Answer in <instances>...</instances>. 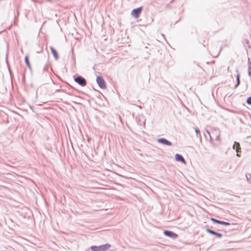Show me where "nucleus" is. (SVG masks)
Returning a JSON list of instances; mask_svg holds the SVG:
<instances>
[{
  "label": "nucleus",
  "mask_w": 251,
  "mask_h": 251,
  "mask_svg": "<svg viewBox=\"0 0 251 251\" xmlns=\"http://www.w3.org/2000/svg\"><path fill=\"white\" fill-rule=\"evenodd\" d=\"M111 247V245L106 243L99 246H91L90 249L92 251H106Z\"/></svg>",
  "instance_id": "f257e3e1"
},
{
  "label": "nucleus",
  "mask_w": 251,
  "mask_h": 251,
  "mask_svg": "<svg viewBox=\"0 0 251 251\" xmlns=\"http://www.w3.org/2000/svg\"><path fill=\"white\" fill-rule=\"evenodd\" d=\"M74 81L82 87L85 86L87 84L86 80L81 75H78L75 77Z\"/></svg>",
  "instance_id": "f03ea898"
},
{
  "label": "nucleus",
  "mask_w": 251,
  "mask_h": 251,
  "mask_svg": "<svg viewBox=\"0 0 251 251\" xmlns=\"http://www.w3.org/2000/svg\"><path fill=\"white\" fill-rule=\"evenodd\" d=\"M96 81L98 86L101 89H105L106 88L105 81L102 76H98L96 78Z\"/></svg>",
  "instance_id": "7ed1b4c3"
},
{
  "label": "nucleus",
  "mask_w": 251,
  "mask_h": 251,
  "mask_svg": "<svg viewBox=\"0 0 251 251\" xmlns=\"http://www.w3.org/2000/svg\"><path fill=\"white\" fill-rule=\"evenodd\" d=\"M143 8L142 6L134 8L131 12V15L135 18H138L141 14Z\"/></svg>",
  "instance_id": "20e7f679"
},
{
  "label": "nucleus",
  "mask_w": 251,
  "mask_h": 251,
  "mask_svg": "<svg viewBox=\"0 0 251 251\" xmlns=\"http://www.w3.org/2000/svg\"><path fill=\"white\" fill-rule=\"evenodd\" d=\"M163 234L165 236L169 237L173 239H176L178 236L176 233L172 231L168 230H164Z\"/></svg>",
  "instance_id": "39448f33"
},
{
  "label": "nucleus",
  "mask_w": 251,
  "mask_h": 251,
  "mask_svg": "<svg viewBox=\"0 0 251 251\" xmlns=\"http://www.w3.org/2000/svg\"><path fill=\"white\" fill-rule=\"evenodd\" d=\"M157 141L158 143L164 144L166 146H171L172 145V143L171 142L164 138H159L157 140Z\"/></svg>",
  "instance_id": "423d86ee"
},
{
  "label": "nucleus",
  "mask_w": 251,
  "mask_h": 251,
  "mask_svg": "<svg viewBox=\"0 0 251 251\" xmlns=\"http://www.w3.org/2000/svg\"><path fill=\"white\" fill-rule=\"evenodd\" d=\"M206 231L209 234H211L212 235L216 236L218 238H221L223 236V235L222 233L217 232H216L214 230H212L209 228H206Z\"/></svg>",
  "instance_id": "0eeeda50"
},
{
  "label": "nucleus",
  "mask_w": 251,
  "mask_h": 251,
  "mask_svg": "<svg viewBox=\"0 0 251 251\" xmlns=\"http://www.w3.org/2000/svg\"><path fill=\"white\" fill-rule=\"evenodd\" d=\"M211 220L214 223H216L220 225H223L226 226H228L230 225V223L222 221L216 219L211 218Z\"/></svg>",
  "instance_id": "6e6552de"
},
{
  "label": "nucleus",
  "mask_w": 251,
  "mask_h": 251,
  "mask_svg": "<svg viewBox=\"0 0 251 251\" xmlns=\"http://www.w3.org/2000/svg\"><path fill=\"white\" fill-rule=\"evenodd\" d=\"M50 49L55 60H57L59 58V55L57 50L52 46H50Z\"/></svg>",
  "instance_id": "1a4fd4ad"
},
{
  "label": "nucleus",
  "mask_w": 251,
  "mask_h": 251,
  "mask_svg": "<svg viewBox=\"0 0 251 251\" xmlns=\"http://www.w3.org/2000/svg\"><path fill=\"white\" fill-rule=\"evenodd\" d=\"M175 159L177 161H180L183 164H186V162L183 157V156L180 154L176 153L175 155Z\"/></svg>",
  "instance_id": "9d476101"
},
{
  "label": "nucleus",
  "mask_w": 251,
  "mask_h": 251,
  "mask_svg": "<svg viewBox=\"0 0 251 251\" xmlns=\"http://www.w3.org/2000/svg\"><path fill=\"white\" fill-rule=\"evenodd\" d=\"M233 149L235 150L237 152L236 154V156L238 157H240V155L238 153L239 151V150H240V144L238 142H235L233 146Z\"/></svg>",
  "instance_id": "9b49d317"
},
{
  "label": "nucleus",
  "mask_w": 251,
  "mask_h": 251,
  "mask_svg": "<svg viewBox=\"0 0 251 251\" xmlns=\"http://www.w3.org/2000/svg\"><path fill=\"white\" fill-rule=\"evenodd\" d=\"M242 43H243V45H244V46L245 47V48H246L247 46L249 48H251V45L250 41L248 39H244L243 41H242Z\"/></svg>",
  "instance_id": "f8f14e48"
},
{
  "label": "nucleus",
  "mask_w": 251,
  "mask_h": 251,
  "mask_svg": "<svg viewBox=\"0 0 251 251\" xmlns=\"http://www.w3.org/2000/svg\"><path fill=\"white\" fill-rule=\"evenodd\" d=\"M240 83V74L238 73L236 75V84L235 85V88H236L239 85Z\"/></svg>",
  "instance_id": "ddd939ff"
},
{
  "label": "nucleus",
  "mask_w": 251,
  "mask_h": 251,
  "mask_svg": "<svg viewBox=\"0 0 251 251\" xmlns=\"http://www.w3.org/2000/svg\"><path fill=\"white\" fill-rule=\"evenodd\" d=\"M246 178L247 181L251 183V175L250 174H246Z\"/></svg>",
  "instance_id": "4468645a"
},
{
  "label": "nucleus",
  "mask_w": 251,
  "mask_h": 251,
  "mask_svg": "<svg viewBox=\"0 0 251 251\" xmlns=\"http://www.w3.org/2000/svg\"><path fill=\"white\" fill-rule=\"evenodd\" d=\"M19 15V9L18 8H17V15H15V19H14V23H15L18 20L17 19V17H18Z\"/></svg>",
  "instance_id": "2eb2a0df"
},
{
  "label": "nucleus",
  "mask_w": 251,
  "mask_h": 251,
  "mask_svg": "<svg viewBox=\"0 0 251 251\" xmlns=\"http://www.w3.org/2000/svg\"><path fill=\"white\" fill-rule=\"evenodd\" d=\"M195 130L197 137H199V136L201 135L200 130H199V129L198 128H196L195 129Z\"/></svg>",
  "instance_id": "dca6fc26"
},
{
  "label": "nucleus",
  "mask_w": 251,
  "mask_h": 251,
  "mask_svg": "<svg viewBox=\"0 0 251 251\" xmlns=\"http://www.w3.org/2000/svg\"><path fill=\"white\" fill-rule=\"evenodd\" d=\"M71 60L70 61L71 63H75V60L74 57L73 53L72 52L71 54Z\"/></svg>",
  "instance_id": "f3484780"
},
{
  "label": "nucleus",
  "mask_w": 251,
  "mask_h": 251,
  "mask_svg": "<svg viewBox=\"0 0 251 251\" xmlns=\"http://www.w3.org/2000/svg\"><path fill=\"white\" fill-rule=\"evenodd\" d=\"M246 102L248 104L251 105V96L248 98V99L246 100Z\"/></svg>",
  "instance_id": "a211bd4d"
},
{
  "label": "nucleus",
  "mask_w": 251,
  "mask_h": 251,
  "mask_svg": "<svg viewBox=\"0 0 251 251\" xmlns=\"http://www.w3.org/2000/svg\"><path fill=\"white\" fill-rule=\"evenodd\" d=\"M25 63H30L28 55H26L25 57Z\"/></svg>",
  "instance_id": "6ab92c4d"
},
{
  "label": "nucleus",
  "mask_w": 251,
  "mask_h": 251,
  "mask_svg": "<svg viewBox=\"0 0 251 251\" xmlns=\"http://www.w3.org/2000/svg\"><path fill=\"white\" fill-rule=\"evenodd\" d=\"M248 75L249 76H251V66H249L248 68Z\"/></svg>",
  "instance_id": "aec40b11"
},
{
  "label": "nucleus",
  "mask_w": 251,
  "mask_h": 251,
  "mask_svg": "<svg viewBox=\"0 0 251 251\" xmlns=\"http://www.w3.org/2000/svg\"><path fill=\"white\" fill-rule=\"evenodd\" d=\"M99 64H95L94 66L93 67V68L94 70H96V69H97V67L98 66V65Z\"/></svg>",
  "instance_id": "412c9836"
},
{
  "label": "nucleus",
  "mask_w": 251,
  "mask_h": 251,
  "mask_svg": "<svg viewBox=\"0 0 251 251\" xmlns=\"http://www.w3.org/2000/svg\"><path fill=\"white\" fill-rule=\"evenodd\" d=\"M220 134H219L218 135H217L216 136V139L217 140H220Z\"/></svg>",
  "instance_id": "4be33fe9"
},
{
  "label": "nucleus",
  "mask_w": 251,
  "mask_h": 251,
  "mask_svg": "<svg viewBox=\"0 0 251 251\" xmlns=\"http://www.w3.org/2000/svg\"><path fill=\"white\" fill-rule=\"evenodd\" d=\"M30 64H26V66L28 67V68H29V69L30 70H31V69Z\"/></svg>",
  "instance_id": "5701e85b"
},
{
  "label": "nucleus",
  "mask_w": 251,
  "mask_h": 251,
  "mask_svg": "<svg viewBox=\"0 0 251 251\" xmlns=\"http://www.w3.org/2000/svg\"><path fill=\"white\" fill-rule=\"evenodd\" d=\"M6 64H7V68H8V69L9 70V71L10 73H11V70H10V69L9 64L7 63Z\"/></svg>",
  "instance_id": "b1692460"
},
{
  "label": "nucleus",
  "mask_w": 251,
  "mask_h": 251,
  "mask_svg": "<svg viewBox=\"0 0 251 251\" xmlns=\"http://www.w3.org/2000/svg\"><path fill=\"white\" fill-rule=\"evenodd\" d=\"M207 133L209 135L210 137V139H211V135H210V133H209V131H208V130H207Z\"/></svg>",
  "instance_id": "393cba45"
},
{
  "label": "nucleus",
  "mask_w": 251,
  "mask_h": 251,
  "mask_svg": "<svg viewBox=\"0 0 251 251\" xmlns=\"http://www.w3.org/2000/svg\"><path fill=\"white\" fill-rule=\"evenodd\" d=\"M221 50V49H220V50H219V51H218V54L216 55V56H218V55H219V54L220 53Z\"/></svg>",
  "instance_id": "a878e982"
},
{
  "label": "nucleus",
  "mask_w": 251,
  "mask_h": 251,
  "mask_svg": "<svg viewBox=\"0 0 251 251\" xmlns=\"http://www.w3.org/2000/svg\"><path fill=\"white\" fill-rule=\"evenodd\" d=\"M248 63H251V61H250V59L249 58H248Z\"/></svg>",
  "instance_id": "bb28decb"
},
{
  "label": "nucleus",
  "mask_w": 251,
  "mask_h": 251,
  "mask_svg": "<svg viewBox=\"0 0 251 251\" xmlns=\"http://www.w3.org/2000/svg\"><path fill=\"white\" fill-rule=\"evenodd\" d=\"M206 63H210V62H206ZM210 63H215L214 61L210 62Z\"/></svg>",
  "instance_id": "cd10ccee"
},
{
  "label": "nucleus",
  "mask_w": 251,
  "mask_h": 251,
  "mask_svg": "<svg viewBox=\"0 0 251 251\" xmlns=\"http://www.w3.org/2000/svg\"><path fill=\"white\" fill-rule=\"evenodd\" d=\"M6 63H8L7 57H6Z\"/></svg>",
  "instance_id": "c85d7f7f"
},
{
  "label": "nucleus",
  "mask_w": 251,
  "mask_h": 251,
  "mask_svg": "<svg viewBox=\"0 0 251 251\" xmlns=\"http://www.w3.org/2000/svg\"><path fill=\"white\" fill-rule=\"evenodd\" d=\"M175 0H171L170 3H172Z\"/></svg>",
  "instance_id": "c756f323"
}]
</instances>
